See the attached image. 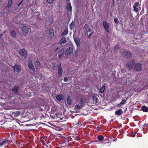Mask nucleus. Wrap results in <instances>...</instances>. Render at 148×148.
Listing matches in <instances>:
<instances>
[{"instance_id": "nucleus-39", "label": "nucleus", "mask_w": 148, "mask_h": 148, "mask_svg": "<svg viewBox=\"0 0 148 148\" xmlns=\"http://www.w3.org/2000/svg\"><path fill=\"white\" fill-rule=\"evenodd\" d=\"M139 5V2H136L135 3L134 5V6H136L137 8L138 6Z\"/></svg>"}, {"instance_id": "nucleus-7", "label": "nucleus", "mask_w": 148, "mask_h": 148, "mask_svg": "<svg viewBox=\"0 0 148 148\" xmlns=\"http://www.w3.org/2000/svg\"><path fill=\"white\" fill-rule=\"evenodd\" d=\"M19 54L23 56L24 58H26L27 57V53L24 49H21L19 50Z\"/></svg>"}, {"instance_id": "nucleus-40", "label": "nucleus", "mask_w": 148, "mask_h": 148, "mask_svg": "<svg viewBox=\"0 0 148 148\" xmlns=\"http://www.w3.org/2000/svg\"><path fill=\"white\" fill-rule=\"evenodd\" d=\"M42 145H43V148H47L48 147V146L46 144V143Z\"/></svg>"}, {"instance_id": "nucleus-2", "label": "nucleus", "mask_w": 148, "mask_h": 148, "mask_svg": "<svg viewBox=\"0 0 148 148\" xmlns=\"http://www.w3.org/2000/svg\"><path fill=\"white\" fill-rule=\"evenodd\" d=\"M142 69V64L141 63L138 62L136 64L134 68V70L136 71H140Z\"/></svg>"}, {"instance_id": "nucleus-38", "label": "nucleus", "mask_w": 148, "mask_h": 148, "mask_svg": "<svg viewBox=\"0 0 148 148\" xmlns=\"http://www.w3.org/2000/svg\"><path fill=\"white\" fill-rule=\"evenodd\" d=\"M109 140V139L108 138H107L105 139L104 138V140H103V141H104L103 142H108V141H110Z\"/></svg>"}, {"instance_id": "nucleus-24", "label": "nucleus", "mask_w": 148, "mask_h": 148, "mask_svg": "<svg viewBox=\"0 0 148 148\" xmlns=\"http://www.w3.org/2000/svg\"><path fill=\"white\" fill-rule=\"evenodd\" d=\"M10 34L12 37L14 38L16 37V33L15 31L13 30L11 31L10 32Z\"/></svg>"}, {"instance_id": "nucleus-26", "label": "nucleus", "mask_w": 148, "mask_h": 148, "mask_svg": "<svg viewBox=\"0 0 148 148\" xmlns=\"http://www.w3.org/2000/svg\"><path fill=\"white\" fill-rule=\"evenodd\" d=\"M64 53V50L62 49L60 52V53L58 54V56L59 58H60L63 55Z\"/></svg>"}, {"instance_id": "nucleus-32", "label": "nucleus", "mask_w": 148, "mask_h": 148, "mask_svg": "<svg viewBox=\"0 0 148 148\" xmlns=\"http://www.w3.org/2000/svg\"><path fill=\"white\" fill-rule=\"evenodd\" d=\"M68 30L67 29H65L63 33L62 34L61 36H65L68 33Z\"/></svg>"}, {"instance_id": "nucleus-28", "label": "nucleus", "mask_w": 148, "mask_h": 148, "mask_svg": "<svg viewBox=\"0 0 148 148\" xmlns=\"http://www.w3.org/2000/svg\"><path fill=\"white\" fill-rule=\"evenodd\" d=\"M66 42V40L65 37H63L60 40V44H62V43H64Z\"/></svg>"}, {"instance_id": "nucleus-10", "label": "nucleus", "mask_w": 148, "mask_h": 148, "mask_svg": "<svg viewBox=\"0 0 148 148\" xmlns=\"http://www.w3.org/2000/svg\"><path fill=\"white\" fill-rule=\"evenodd\" d=\"M28 66L29 69L32 71L34 73L35 71V68L32 61L28 62Z\"/></svg>"}, {"instance_id": "nucleus-27", "label": "nucleus", "mask_w": 148, "mask_h": 148, "mask_svg": "<svg viewBox=\"0 0 148 148\" xmlns=\"http://www.w3.org/2000/svg\"><path fill=\"white\" fill-rule=\"evenodd\" d=\"M49 33L50 34V36L52 37L53 36L54 34V30L53 29H51L49 30Z\"/></svg>"}, {"instance_id": "nucleus-42", "label": "nucleus", "mask_w": 148, "mask_h": 148, "mask_svg": "<svg viewBox=\"0 0 148 148\" xmlns=\"http://www.w3.org/2000/svg\"><path fill=\"white\" fill-rule=\"evenodd\" d=\"M36 62L38 63V65H39V66H40L41 64L40 62L38 59L37 60Z\"/></svg>"}, {"instance_id": "nucleus-9", "label": "nucleus", "mask_w": 148, "mask_h": 148, "mask_svg": "<svg viewBox=\"0 0 148 148\" xmlns=\"http://www.w3.org/2000/svg\"><path fill=\"white\" fill-rule=\"evenodd\" d=\"M58 75L60 77L62 75L63 70L60 63L58 67Z\"/></svg>"}, {"instance_id": "nucleus-20", "label": "nucleus", "mask_w": 148, "mask_h": 148, "mask_svg": "<svg viewBox=\"0 0 148 148\" xmlns=\"http://www.w3.org/2000/svg\"><path fill=\"white\" fill-rule=\"evenodd\" d=\"M66 9L69 11H72V7L70 3H68L66 6Z\"/></svg>"}, {"instance_id": "nucleus-48", "label": "nucleus", "mask_w": 148, "mask_h": 148, "mask_svg": "<svg viewBox=\"0 0 148 148\" xmlns=\"http://www.w3.org/2000/svg\"><path fill=\"white\" fill-rule=\"evenodd\" d=\"M1 35H0V38L1 37Z\"/></svg>"}, {"instance_id": "nucleus-51", "label": "nucleus", "mask_w": 148, "mask_h": 148, "mask_svg": "<svg viewBox=\"0 0 148 148\" xmlns=\"http://www.w3.org/2000/svg\"><path fill=\"white\" fill-rule=\"evenodd\" d=\"M100 95H101V96H102V95H101V94H100Z\"/></svg>"}, {"instance_id": "nucleus-41", "label": "nucleus", "mask_w": 148, "mask_h": 148, "mask_svg": "<svg viewBox=\"0 0 148 148\" xmlns=\"http://www.w3.org/2000/svg\"><path fill=\"white\" fill-rule=\"evenodd\" d=\"M53 1V0H47V2L49 4H50L52 3Z\"/></svg>"}, {"instance_id": "nucleus-49", "label": "nucleus", "mask_w": 148, "mask_h": 148, "mask_svg": "<svg viewBox=\"0 0 148 148\" xmlns=\"http://www.w3.org/2000/svg\"><path fill=\"white\" fill-rule=\"evenodd\" d=\"M55 68V66H54V68H53V69H54Z\"/></svg>"}, {"instance_id": "nucleus-23", "label": "nucleus", "mask_w": 148, "mask_h": 148, "mask_svg": "<svg viewBox=\"0 0 148 148\" xmlns=\"http://www.w3.org/2000/svg\"><path fill=\"white\" fill-rule=\"evenodd\" d=\"M126 102V100L125 99L123 100L120 103H119L118 105V107H121L124 104H125Z\"/></svg>"}, {"instance_id": "nucleus-34", "label": "nucleus", "mask_w": 148, "mask_h": 148, "mask_svg": "<svg viewBox=\"0 0 148 148\" xmlns=\"http://www.w3.org/2000/svg\"><path fill=\"white\" fill-rule=\"evenodd\" d=\"M104 145L106 146H109L111 144V142L110 141H108V142H103Z\"/></svg>"}, {"instance_id": "nucleus-1", "label": "nucleus", "mask_w": 148, "mask_h": 148, "mask_svg": "<svg viewBox=\"0 0 148 148\" xmlns=\"http://www.w3.org/2000/svg\"><path fill=\"white\" fill-rule=\"evenodd\" d=\"M86 103V101L84 99L81 98L79 99V101H78L75 107V108L80 109L82 108Z\"/></svg>"}, {"instance_id": "nucleus-22", "label": "nucleus", "mask_w": 148, "mask_h": 148, "mask_svg": "<svg viewBox=\"0 0 148 148\" xmlns=\"http://www.w3.org/2000/svg\"><path fill=\"white\" fill-rule=\"evenodd\" d=\"M74 40L77 45H79L80 44V39L77 38H74Z\"/></svg>"}, {"instance_id": "nucleus-47", "label": "nucleus", "mask_w": 148, "mask_h": 148, "mask_svg": "<svg viewBox=\"0 0 148 148\" xmlns=\"http://www.w3.org/2000/svg\"><path fill=\"white\" fill-rule=\"evenodd\" d=\"M134 134V135H132V136L133 137H134L135 136V134Z\"/></svg>"}, {"instance_id": "nucleus-53", "label": "nucleus", "mask_w": 148, "mask_h": 148, "mask_svg": "<svg viewBox=\"0 0 148 148\" xmlns=\"http://www.w3.org/2000/svg\"><path fill=\"white\" fill-rule=\"evenodd\" d=\"M60 148V147H59V148Z\"/></svg>"}, {"instance_id": "nucleus-16", "label": "nucleus", "mask_w": 148, "mask_h": 148, "mask_svg": "<svg viewBox=\"0 0 148 148\" xmlns=\"http://www.w3.org/2000/svg\"><path fill=\"white\" fill-rule=\"evenodd\" d=\"M21 114V112L20 111H15L12 112V114L14 117H18Z\"/></svg>"}, {"instance_id": "nucleus-50", "label": "nucleus", "mask_w": 148, "mask_h": 148, "mask_svg": "<svg viewBox=\"0 0 148 148\" xmlns=\"http://www.w3.org/2000/svg\"><path fill=\"white\" fill-rule=\"evenodd\" d=\"M70 0H66V1H70Z\"/></svg>"}, {"instance_id": "nucleus-31", "label": "nucleus", "mask_w": 148, "mask_h": 148, "mask_svg": "<svg viewBox=\"0 0 148 148\" xmlns=\"http://www.w3.org/2000/svg\"><path fill=\"white\" fill-rule=\"evenodd\" d=\"M46 138L45 137H43L40 139V142L42 143V144L45 143L46 140L45 138Z\"/></svg>"}, {"instance_id": "nucleus-21", "label": "nucleus", "mask_w": 148, "mask_h": 148, "mask_svg": "<svg viewBox=\"0 0 148 148\" xmlns=\"http://www.w3.org/2000/svg\"><path fill=\"white\" fill-rule=\"evenodd\" d=\"M97 138L98 140L101 142L104 140V137L102 135H99L97 136Z\"/></svg>"}, {"instance_id": "nucleus-43", "label": "nucleus", "mask_w": 148, "mask_h": 148, "mask_svg": "<svg viewBox=\"0 0 148 148\" xmlns=\"http://www.w3.org/2000/svg\"><path fill=\"white\" fill-rule=\"evenodd\" d=\"M64 81L65 82H66L68 80V79L67 77H64Z\"/></svg>"}, {"instance_id": "nucleus-30", "label": "nucleus", "mask_w": 148, "mask_h": 148, "mask_svg": "<svg viewBox=\"0 0 148 148\" xmlns=\"http://www.w3.org/2000/svg\"><path fill=\"white\" fill-rule=\"evenodd\" d=\"M105 85H103L102 86L100 89V92L102 94H103L104 90L105 89Z\"/></svg>"}, {"instance_id": "nucleus-4", "label": "nucleus", "mask_w": 148, "mask_h": 148, "mask_svg": "<svg viewBox=\"0 0 148 148\" xmlns=\"http://www.w3.org/2000/svg\"><path fill=\"white\" fill-rule=\"evenodd\" d=\"M15 73L16 75L21 71V67L20 65L17 64H15L14 66L13 67Z\"/></svg>"}, {"instance_id": "nucleus-14", "label": "nucleus", "mask_w": 148, "mask_h": 148, "mask_svg": "<svg viewBox=\"0 0 148 148\" xmlns=\"http://www.w3.org/2000/svg\"><path fill=\"white\" fill-rule=\"evenodd\" d=\"M123 113L122 110L121 109H119V110L115 111V114L120 116Z\"/></svg>"}, {"instance_id": "nucleus-3", "label": "nucleus", "mask_w": 148, "mask_h": 148, "mask_svg": "<svg viewBox=\"0 0 148 148\" xmlns=\"http://www.w3.org/2000/svg\"><path fill=\"white\" fill-rule=\"evenodd\" d=\"M28 27L27 26H23L22 27V32L24 35H26L29 32V29Z\"/></svg>"}, {"instance_id": "nucleus-17", "label": "nucleus", "mask_w": 148, "mask_h": 148, "mask_svg": "<svg viewBox=\"0 0 148 148\" xmlns=\"http://www.w3.org/2000/svg\"><path fill=\"white\" fill-rule=\"evenodd\" d=\"M56 100L59 101H61L63 99L62 95H58L56 96Z\"/></svg>"}, {"instance_id": "nucleus-44", "label": "nucleus", "mask_w": 148, "mask_h": 148, "mask_svg": "<svg viewBox=\"0 0 148 148\" xmlns=\"http://www.w3.org/2000/svg\"><path fill=\"white\" fill-rule=\"evenodd\" d=\"M88 25V24L87 23H86L83 29H86Z\"/></svg>"}, {"instance_id": "nucleus-8", "label": "nucleus", "mask_w": 148, "mask_h": 148, "mask_svg": "<svg viewBox=\"0 0 148 148\" xmlns=\"http://www.w3.org/2000/svg\"><path fill=\"white\" fill-rule=\"evenodd\" d=\"M122 54L125 55L128 58H131L132 54L130 51L126 50H124L121 52Z\"/></svg>"}, {"instance_id": "nucleus-12", "label": "nucleus", "mask_w": 148, "mask_h": 148, "mask_svg": "<svg viewBox=\"0 0 148 148\" xmlns=\"http://www.w3.org/2000/svg\"><path fill=\"white\" fill-rule=\"evenodd\" d=\"M8 139H4L0 140V147L8 144Z\"/></svg>"}, {"instance_id": "nucleus-46", "label": "nucleus", "mask_w": 148, "mask_h": 148, "mask_svg": "<svg viewBox=\"0 0 148 148\" xmlns=\"http://www.w3.org/2000/svg\"><path fill=\"white\" fill-rule=\"evenodd\" d=\"M95 99H96V101H97V97H96L95 98Z\"/></svg>"}, {"instance_id": "nucleus-36", "label": "nucleus", "mask_w": 148, "mask_h": 148, "mask_svg": "<svg viewBox=\"0 0 148 148\" xmlns=\"http://www.w3.org/2000/svg\"><path fill=\"white\" fill-rule=\"evenodd\" d=\"M119 47L118 45H116L114 47V51H116L118 50Z\"/></svg>"}, {"instance_id": "nucleus-45", "label": "nucleus", "mask_w": 148, "mask_h": 148, "mask_svg": "<svg viewBox=\"0 0 148 148\" xmlns=\"http://www.w3.org/2000/svg\"><path fill=\"white\" fill-rule=\"evenodd\" d=\"M61 146H62V147H64V146H65V143H62L61 144Z\"/></svg>"}, {"instance_id": "nucleus-5", "label": "nucleus", "mask_w": 148, "mask_h": 148, "mask_svg": "<svg viewBox=\"0 0 148 148\" xmlns=\"http://www.w3.org/2000/svg\"><path fill=\"white\" fill-rule=\"evenodd\" d=\"M135 61L134 60H131L126 64L127 66L130 69H132L135 64Z\"/></svg>"}, {"instance_id": "nucleus-29", "label": "nucleus", "mask_w": 148, "mask_h": 148, "mask_svg": "<svg viewBox=\"0 0 148 148\" xmlns=\"http://www.w3.org/2000/svg\"><path fill=\"white\" fill-rule=\"evenodd\" d=\"M75 23L73 21H72L70 24L69 25L70 28L71 29H72L73 28L75 27Z\"/></svg>"}, {"instance_id": "nucleus-6", "label": "nucleus", "mask_w": 148, "mask_h": 148, "mask_svg": "<svg viewBox=\"0 0 148 148\" xmlns=\"http://www.w3.org/2000/svg\"><path fill=\"white\" fill-rule=\"evenodd\" d=\"M103 27L106 31L109 33H110V28L108 23L106 22L103 21Z\"/></svg>"}, {"instance_id": "nucleus-52", "label": "nucleus", "mask_w": 148, "mask_h": 148, "mask_svg": "<svg viewBox=\"0 0 148 148\" xmlns=\"http://www.w3.org/2000/svg\"><path fill=\"white\" fill-rule=\"evenodd\" d=\"M58 49V47H57V49Z\"/></svg>"}, {"instance_id": "nucleus-25", "label": "nucleus", "mask_w": 148, "mask_h": 148, "mask_svg": "<svg viewBox=\"0 0 148 148\" xmlns=\"http://www.w3.org/2000/svg\"><path fill=\"white\" fill-rule=\"evenodd\" d=\"M67 104L69 105H71V99L70 96H68L67 97Z\"/></svg>"}, {"instance_id": "nucleus-19", "label": "nucleus", "mask_w": 148, "mask_h": 148, "mask_svg": "<svg viewBox=\"0 0 148 148\" xmlns=\"http://www.w3.org/2000/svg\"><path fill=\"white\" fill-rule=\"evenodd\" d=\"M142 110L144 112H148V107L145 106H143L141 107V108Z\"/></svg>"}, {"instance_id": "nucleus-33", "label": "nucleus", "mask_w": 148, "mask_h": 148, "mask_svg": "<svg viewBox=\"0 0 148 148\" xmlns=\"http://www.w3.org/2000/svg\"><path fill=\"white\" fill-rule=\"evenodd\" d=\"M8 5V8H10L12 5V0H7V1Z\"/></svg>"}, {"instance_id": "nucleus-11", "label": "nucleus", "mask_w": 148, "mask_h": 148, "mask_svg": "<svg viewBox=\"0 0 148 148\" xmlns=\"http://www.w3.org/2000/svg\"><path fill=\"white\" fill-rule=\"evenodd\" d=\"M82 125L78 121H75L73 122V126L74 127L76 128L78 127H80Z\"/></svg>"}, {"instance_id": "nucleus-35", "label": "nucleus", "mask_w": 148, "mask_h": 148, "mask_svg": "<svg viewBox=\"0 0 148 148\" xmlns=\"http://www.w3.org/2000/svg\"><path fill=\"white\" fill-rule=\"evenodd\" d=\"M133 8L134 10L136 11V12H137L138 11V8H137L136 6H133Z\"/></svg>"}, {"instance_id": "nucleus-15", "label": "nucleus", "mask_w": 148, "mask_h": 148, "mask_svg": "<svg viewBox=\"0 0 148 148\" xmlns=\"http://www.w3.org/2000/svg\"><path fill=\"white\" fill-rule=\"evenodd\" d=\"M18 86L16 85L14 86V88L12 89V91L15 93H18L19 92L18 91Z\"/></svg>"}, {"instance_id": "nucleus-18", "label": "nucleus", "mask_w": 148, "mask_h": 148, "mask_svg": "<svg viewBox=\"0 0 148 148\" xmlns=\"http://www.w3.org/2000/svg\"><path fill=\"white\" fill-rule=\"evenodd\" d=\"M92 29L90 28H89L88 29L87 32L86 34L87 35V37L88 38L92 34Z\"/></svg>"}, {"instance_id": "nucleus-37", "label": "nucleus", "mask_w": 148, "mask_h": 148, "mask_svg": "<svg viewBox=\"0 0 148 148\" xmlns=\"http://www.w3.org/2000/svg\"><path fill=\"white\" fill-rule=\"evenodd\" d=\"M114 22L116 23H118L119 22V21L117 18H115L114 19Z\"/></svg>"}, {"instance_id": "nucleus-13", "label": "nucleus", "mask_w": 148, "mask_h": 148, "mask_svg": "<svg viewBox=\"0 0 148 148\" xmlns=\"http://www.w3.org/2000/svg\"><path fill=\"white\" fill-rule=\"evenodd\" d=\"M73 51V48L70 47L68 48L66 50V55H69L71 54Z\"/></svg>"}]
</instances>
